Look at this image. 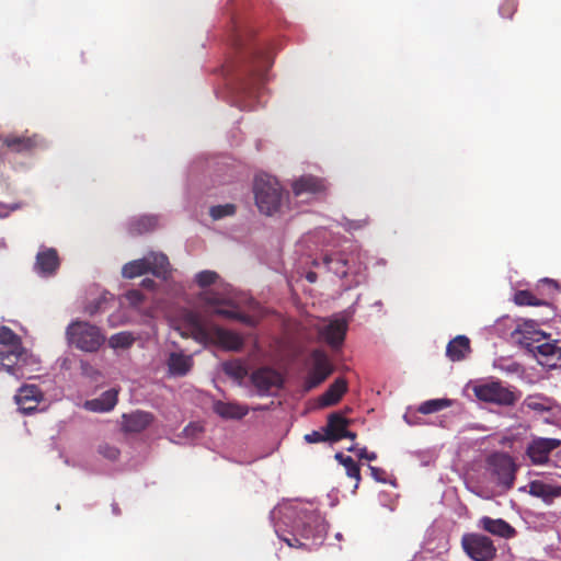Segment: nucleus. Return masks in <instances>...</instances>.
I'll return each instance as SVG.
<instances>
[{"mask_svg": "<svg viewBox=\"0 0 561 561\" xmlns=\"http://www.w3.org/2000/svg\"><path fill=\"white\" fill-rule=\"evenodd\" d=\"M183 336H191L202 344H216L228 351H240L243 339L231 331L217 325H209L197 313L190 312L185 318V331Z\"/></svg>", "mask_w": 561, "mask_h": 561, "instance_id": "1", "label": "nucleus"}, {"mask_svg": "<svg viewBox=\"0 0 561 561\" xmlns=\"http://www.w3.org/2000/svg\"><path fill=\"white\" fill-rule=\"evenodd\" d=\"M274 62V57L266 49L256 50L251 55L244 68V77L240 83V90L250 99L259 98L262 89L268 80V71Z\"/></svg>", "mask_w": 561, "mask_h": 561, "instance_id": "2", "label": "nucleus"}, {"mask_svg": "<svg viewBox=\"0 0 561 561\" xmlns=\"http://www.w3.org/2000/svg\"><path fill=\"white\" fill-rule=\"evenodd\" d=\"M66 337L70 345L87 353L99 351L105 342L100 328L87 321L71 322L67 327Z\"/></svg>", "mask_w": 561, "mask_h": 561, "instance_id": "3", "label": "nucleus"}, {"mask_svg": "<svg viewBox=\"0 0 561 561\" xmlns=\"http://www.w3.org/2000/svg\"><path fill=\"white\" fill-rule=\"evenodd\" d=\"M276 178L266 173L257 174L254 179L253 192L255 204L262 214L267 216L278 211L280 206V193Z\"/></svg>", "mask_w": 561, "mask_h": 561, "instance_id": "4", "label": "nucleus"}, {"mask_svg": "<svg viewBox=\"0 0 561 561\" xmlns=\"http://www.w3.org/2000/svg\"><path fill=\"white\" fill-rule=\"evenodd\" d=\"M201 299L205 305L213 308V313L229 320H237L242 323L252 324V319L247 314L239 302L226 295L206 290L202 294Z\"/></svg>", "mask_w": 561, "mask_h": 561, "instance_id": "5", "label": "nucleus"}, {"mask_svg": "<svg viewBox=\"0 0 561 561\" xmlns=\"http://www.w3.org/2000/svg\"><path fill=\"white\" fill-rule=\"evenodd\" d=\"M304 390L310 391L319 387L333 373V365L328 354L322 350H313L306 360Z\"/></svg>", "mask_w": 561, "mask_h": 561, "instance_id": "6", "label": "nucleus"}, {"mask_svg": "<svg viewBox=\"0 0 561 561\" xmlns=\"http://www.w3.org/2000/svg\"><path fill=\"white\" fill-rule=\"evenodd\" d=\"M473 393L480 401L503 407H512L518 401V396L500 381L477 385Z\"/></svg>", "mask_w": 561, "mask_h": 561, "instance_id": "7", "label": "nucleus"}, {"mask_svg": "<svg viewBox=\"0 0 561 561\" xmlns=\"http://www.w3.org/2000/svg\"><path fill=\"white\" fill-rule=\"evenodd\" d=\"M488 470L496 480L497 484L508 490L515 481L516 466L511 456L503 453H495L488 458Z\"/></svg>", "mask_w": 561, "mask_h": 561, "instance_id": "8", "label": "nucleus"}, {"mask_svg": "<svg viewBox=\"0 0 561 561\" xmlns=\"http://www.w3.org/2000/svg\"><path fill=\"white\" fill-rule=\"evenodd\" d=\"M291 191L296 198L307 196L312 199H321L328 195L329 183L323 178L304 174L291 182Z\"/></svg>", "mask_w": 561, "mask_h": 561, "instance_id": "9", "label": "nucleus"}, {"mask_svg": "<svg viewBox=\"0 0 561 561\" xmlns=\"http://www.w3.org/2000/svg\"><path fill=\"white\" fill-rule=\"evenodd\" d=\"M463 551L474 561H490L496 554L493 541L480 534H465L461 538Z\"/></svg>", "mask_w": 561, "mask_h": 561, "instance_id": "10", "label": "nucleus"}, {"mask_svg": "<svg viewBox=\"0 0 561 561\" xmlns=\"http://www.w3.org/2000/svg\"><path fill=\"white\" fill-rule=\"evenodd\" d=\"M347 330L348 322L344 318L328 319L317 327L319 339L334 351L342 347Z\"/></svg>", "mask_w": 561, "mask_h": 561, "instance_id": "11", "label": "nucleus"}, {"mask_svg": "<svg viewBox=\"0 0 561 561\" xmlns=\"http://www.w3.org/2000/svg\"><path fill=\"white\" fill-rule=\"evenodd\" d=\"M561 446V440L550 437H534L526 447V456L534 466L547 465L550 454Z\"/></svg>", "mask_w": 561, "mask_h": 561, "instance_id": "12", "label": "nucleus"}, {"mask_svg": "<svg viewBox=\"0 0 561 561\" xmlns=\"http://www.w3.org/2000/svg\"><path fill=\"white\" fill-rule=\"evenodd\" d=\"M511 339L514 344L526 348L533 354L535 346L545 340V334L537 330L533 322H525L511 333Z\"/></svg>", "mask_w": 561, "mask_h": 561, "instance_id": "13", "label": "nucleus"}, {"mask_svg": "<svg viewBox=\"0 0 561 561\" xmlns=\"http://www.w3.org/2000/svg\"><path fill=\"white\" fill-rule=\"evenodd\" d=\"M3 145L12 152L26 153L43 146V138L37 134H10L2 137Z\"/></svg>", "mask_w": 561, "mask_h": 561, "instance_id": "14", "label": "nucleus"}, {"mask_svg": "<svg viewBox=\"0 0 561 561\" xmlns=\"http://www.w3.org/2000/svg\"><path fill=\"white\" fill-rule=\"evenodd\" d=\"M25 355L23 346L10 347L9 351H0V373L5 371L16 379L24 377L23 366L20 364Z\"/></svg>", "mask_w": 561, "mask_h": 561, "instance_id": "15", "label": "nucleus"}, {"mask_svg": "<svg viewBox=\"0 0 561 561\" xmlns=\"http://www.w3.org/2000/svg\"><path fill=\"white\" fill-rule=\"evenodd\" d=\"M533 354L539 364L554 367L561 360V346L558 344V341H548L545 335V340L535 346Z\"/></svg>", "mask_w": 561, "mask_h": 561, "instance_id": "16", "label": "nucleus"}, {"mask_svg": "<svg viewBox=\"0 0 561 561\" xmlns=\"http://www.w3.org/2000/svg\"><path fill=\"white\" fill-rule=\"evenodd\" d=\"M20 410L24 413L33 412L43 400V392L35 385H23L14 397Z\"/></svg>", "mask_w": 561, "mask_h": 561, "instance_id": "17", "label": "nucleus"}, {"mask_svg": "<svg viewBox=\"0 0 561 561\" xmlns=\"http://www.w3.org/2000/svg\"><path fill=\"white\" fill-rule=\"evenodd\" d=\"M60 266V260L57 250L54 248H45L36 255L34 270L42 276L54 275Z\"/></svg>", "mask_w": 561, "mask_h": 561, "instance_id": "18", "label": "nucleus"}, {"mask_svg": "<svg viewBox=\"0 0 561 561\" xmlns=\"http://www.w3.org/2000/svg\"><path fill=\"white\" fill-rule=\"evenodd\" d=\"M251 380L260 394L271 393L273 389L277 390L280 386V375L270 368L255 370Z\"/></svg>", "mask_w": 561, "mask_h": 561, "instance_id": "19", "label": "nucleus"}, {"mask_svg": "<svg viewBox=\"0 0 561 561\" xmlns=\"http://www.w3.org/2000/svg\"><path fill=\"white\" fill-rule=\"evenodd\" d=\"M478 526L493 536L505 539L513 538L516 535L515 528L502 518L483 516L479 519Z\"/></svg>", "mask_w": 561, "mask_h": 561, "instance_id": "20", "label": "nucleus"}, {"mask_svg": "<svg viewBox=\"0 0 561 561\" xmlns=\"http://www.w3.org/2000/svg\"><path fill=\"white\" fill-rule=\"evenodd\" d=\"M323 265L329 272L334 273L340 278L347 276L348 260L342 252L325 253L321 257V263L317 260L313 262L314 266Z\"/></svg>", "mask_w": 561, "mask_h": 561, "instance_id": "21", "label": "nucleus"}, {"mask_svg": "<svg viewBox=\"0 0 561 561\" xmlns=\"http://www.w3.org/2000/svg\"><path fill=\"white\" fill-rule=\"evenodd\" d=\"M123 430L128 433H140L145 431L154 420L153 414L137 410L123 414Z\"/></svg>", "mask_w": 561, "mask_h": 561, "instance_id": "22", "label": "nucleus"}, {"mask_svg": "<svg viewBox=\"0 0 561 561\" xmlns=\"http://www.w3.org/2000/svg\"><path fill=\"white\" fill-rule=\"evenodd\" d=\"M165 364L170 376L183 377L191 371L194 360L191 355H186L183 352H172Z\"/></svg>", "mask_w": 561, "mask_h": 561, "instance_id": "23", "label": "nucleus"}, {"mask_svg": "<svg viewBox=\"0 0 561 561\" xmlns=\"http://www.w3.org/2000/svg\"><path fill=\"white\" fill-rule=\"evenodd\" d=\"M347 391V381L343 377L336 378L333 383L319 397V405L322 408L336 404Z\"/></svg>", "mask_w": 561, "mask_h": 561, "instance_id": "24", "label": "nucleus"}, {"mask_svg": "<svg viewBox=\"0 0 561 561\" xmlns=\"http://www.w3.org/2000/svg\"><path fill=\"white\" fill-rule=\"evenodd\" d=\"M351 421L344 417L340 412H333L328 416V422L323 432L327 433L329 442H339L342 439V434L348 427Z\"/></svg>", "mask_w": 561, "mask_h": 561, "instance_id": "25", "label": "nucleus"}, {"mask_svg": "<svg viewBox=\"0 0 561 561\" xmlns=\"http://www.w3.org/2000/svg\"><path fill=\"white\" fill-rule=\"evenodd\" d=\"M117 396L116 389L106 390L99 398L85 401L84 408L92 412H108L116 405Z\"/></svg>", "mask_w": 561, "mask_h": 561, "instance_id": "26", "label": "nucleus"}, {"mask_svg": "<svg viewBox=\"0 0 561 561\" xmlns=\"http://www.w3.org/2000/svg\"><path fill=\"white\" fill-rule=\"evenodd\" d=\"M471 352L470 340L465 335H458L446 347V356L451 362H460Z\"/></svg>", "mask_w": 561, "mask_h": 561, "instance_id": "27", "label": "nucleus"}, {"mask_svg": "<svg viewBox=\"0 0 561 561\" xmlns=\"http://www.w3.org/2000/svg\"><path fill=\"white\" fill-rule=\"evenodd\" d=\"M529 494L542 499L550 504L556 497L561 496V486L547 484L542 481L535 480L529 483Z\"/></svg>", "mask_w": 561, "mask_h": 561, "instance_id": "28", "label": "nucleus"}, {"mask_svg": "<svg viewBox=\"0 0 561 561\" xmlns=\"http://www.w3.org/2000/svg\"><path fill=\"white\" fill-rule=\"evenodd\" d=\"M213 409L216 414L227 420H240L248 414L247 407L232 402L216 401Z\"/></svg>", "mask_w": 561, "mask_h": 561, "instance_id": "29", "label": "nucleus"}, {"mask_svg": "<svg viewBox=\"0 0 561 561\" xmlns=\"http://www.w3.org/2000/svg\"><path fill=\"white\" fill-rule=\"evenodd\" d=\"M145 259L148 262V272L157 277L165 278L170 272V262L165 254L150 252Z\"/></svg>", "mask_w": 561, "mask_h": 561, "instance_id": "30", "label": "nucleus"}, {"mask_svg": "<svg viewBox=\"0 0 561 561\" xmlns=\"http://www.w3.org/2000/svg\"><path fill=\"white\" fill-rule=\"evenodd\" d=\"M157 218L153 216H142L129 222L128 232L131 236H140L151 232L157 227Z\"/></svg>", "mask_w": 561, "mask_h": 561, "instance_id": "31", "label": "nucleus"}, {"mask_svg": "<svg viewBox=\"0 0 561 561\" xmlns=\"http://www.w3.org/2000/svg\"><path fill=\"white\" fill-rule=\"evenodd\" d=\"M524 405L538 413H545L550 412L554 408V401L548 397H545L542 394H533L528 396L524 400Z\"/></svg>", "mask_w": 561, "mask_h": 561, "instance_id": "32", "label": "nucleus"}, {"mask_svg": "<svg viewBox=\"0 0 561 561\" xmlns=\"http://www.w3.org/2000/svg\"><path fill=\"white\" fill-rule=\"evenodd\" d=\"M147 273H149L148 262L145 257L130 261L122 267V276L127 279H133Z\"/></svg>", "mask_w": 561, "mask_h": 561, "instance_id": "33", "label": "nucleus"}, {"mask_svg": "<svg viewBox=\"0 0 561 561\" xmlns=\"http://www.w3.org/2000/svg\"><path fill=\"white\" fill-rule=\"evenodd\" d=\"M513 301L517 306H531V307H539V306H547L548 302L543 299H540L536 297L530 290H517L514 294Z\"/></svg>", "mask_w": 561, "mask_h": 561, "instance_id": "34", "label": "nucleus"}, {"mask_svg": "<svg viewBox=\"0 0 561 561\" xmlns=\"http://www.w3.org/2000/svg\"><path fill=\"white\" fill-rule=\"evenodd\" d=\"M222 369L226 375L238 381H241L248 375L247 367L239 359L225 362L222 364Z\"/></svg>", "mask_w": 561, "mask_h": 561, "instance_id": "35", "label": "nucleus"}, {"mask_svg": "<svg viewBox=\"0 0 561 561\" xmlns=\"http://www.w3.org/2000/svg\"><path fill=\"white\" fill-rule=\"evenodd\" d=\"M450 405L451 400L449 399H432L420 404L417 412L422 414H431L449 408Z\"/></svg>", "mask_w": 561, "mask_h": 561, "instance_id": "36", "label": "nucleus"}, {"mask_svg": "<svg viewBox=\"0 0 561 561\" xmlns=\"http://www.w3.org/2000/svg\"><path fill=\"white\" fill-rule=\"evenodd\" d=\"M134 341H135V339L131 335V333L119 332V333L113 334L110 337L108 344L112 348L125 350V348H129L133 345Z\"/></svg>", "mask_w": 561, "mask_h": 561, "instance_id": "37", "label": "nucleus"}, {"mask_svg": "<svg viewBox=\"0 0 561 561\" xmlns=\"http://www.w3.org/2000/svg\"><path fill=\"white\" fill-rule=\"evenodd\" d=\"M0 344L8 347L22 346L21 339L9 327H0Z\"/></svg>", "mask_w": 561, "mask_h": 561, "instance_id": "38", "label": "nucleus"}, {"mask_svg": "<svg viewBox=\"0 0 561 561\" xmlns=\"http://www.w3.org/2000/svg\"><path fill=\"white\" fill-rule=\"evenodd\" d=\"M236 205L233 204H225V205H216L210 207L209 215L214 220L221 219L227 216H232L236 214Z\"/></svg>", "mask_w": 561, "mask_h": 561, "instance_id": "39", "label": "nucleus"}, {"mask_svg": "<svg viewBox=\"0 0 561 561\" xmlns=\"http://www.w3.org/2000/svg\"><path fill=\"white\" fill-rule=\"evenodd\" d=\"M219 275L214 271H202L196 274L195 280L199 287H208L217 282Z\"/></svg>", "mask_w": 561, "mask_h": 561, "instance_id": "40", "label": "nucleus"}, {"mask_svg": "<svg viewBox=\"0 0 561 561\" xmlns=\"http://www.w3.org/2000/svg\"><path fill=\"white\" fill-rule=\"evenodd\" d=\"M347 477L355 479V489L358 488L360 482V469L356 461L352 457H347L346 462L343 465Z\"/></svg>", "mask_w": 561, "mask_h": 561, "instance_id": "41", "label": "nucleus"}, {"mask_svg": "<svg viewBox=\"0 0 561 561\" xmlns=\"http://www.w3.org/2000/svg\"><path fill=\"white\" fill-rule=\"evenodd\" d=\"M517 10V1L516 0H503L499 8L500 14L505 19H512L514 13Z\"/></svg>", "mask_w": 561, "mask_h": 561, "instance_id": "42", "label": "nucleus"}, {"mask_svg": "<svg viewBox=\"0 0 561 561\" xmlns=\"http://www.w3.org/2000/svg\"><path fill=\"white\" fill-rule=\"evenodd\" d=\"M367 225H368L367 217L362 218V219L343 218V222H342V226L346 231L359 230V229H363L364 227H366Z\"/></svg>", "mask_w": 561, "mask_h": 561, "instance_id": "43", "label": "nucleus"}, {"mask_svg": "<svg viewBox=\"0 0 561 561\" xmlns=\"http://www.w3.org/2000/svg\"><path fill=\"white\" fill-rule=\"evenodd\" d=\"M99 454L108 460H116L119 456V450L115 446L102 444L99 446Z\"/></svg>", "mask_w": 561, "mask_h": 561, "instance_id": "44", "label": "nucleus"}, {"mask_svg": "<svg viewBox=\"0 0 561 561\" xmlns=\"http://www.w3.org/2000/svg\"><path fill=\"white\" fill-rule=\"evenodd\" d=\"M305 439H306V442H308L310 444H314V443L327 442V440H329V437L325 432L321 433L319 431H313L309 434H306Z\"/></svg>", "mask_w": 561, "mask_h": 561, "instance_id": "45", "label": "nucleus"}, {"mask_svg": "<svg viewBox=\"0 0 561 561\" xmlns=\"http://www.w3.org/2000/svg\"><path fill=\"white\" fill-rule=\"evenodd\" d=\"M199 432H202V427L198 424H195V423H190L183 430V434L185 436H195Z\"/></svg>", "mask_w": 561, "mask_h": 561, "instance_id": "46", "label": "nucleus"}, {"mask_svg": "<svg viewBox=\"0 0 561 561\" xmlns=\"http://www.w3.org/2000/svg\"><path fill=\"white\" fill-rule=\"evenodd\" d=\"M370 473L376 481L383 482L386 472L381 468L369 466Z\"/></svg>", "mask_w": 561, "mask_h": 561, "instance_id": "47", "label": "nucleus"}, {"mask_svg": "<svg viewBox=\"0 0 561 561\" xmlns=\"http://www.w3.org/2000/svg\"><path fill=\"white\" fill-rule=\"evenodd\" d=\"M283 542H286L289 547H306V543L305 542H301L299 539L293 537V538H287V537H284L283 536Z\"/></svg>", "mask_w": 561, "mask_h": 561, "instance_id": "48", "label": "nucleus"}, {"mask_svg": "<svg viewBox=\"0 0 561 561\" xmlns=\"http://www.w3.org/2000/svg\"><path fill=\"white\" fill-rule=\"evenodd\" d=\"M542 286H547L549 290L558 291L559 284L554 279L543 278L541 280Z\"/></svg>", "mask_w": 561, "mask_h": 561, "instance_id": "49", "label": "nucleus"}, {"mask_svg": "<svg viewBox=\"0 0 561 561\" xmlns=\"http://www.w3.org/2000/svg\"><path fill=\"white\" fill-rule=\"evenodd\" d=\"M358 457L360 459H367L369 461H374L377 458V455L375 453H368L367 449L364 447L359 450Z\"/></svg>", "mask_w": 561, "mask_h": 561, "instance_id": "50", "label": "nucleus"}, {"mask_svg": "<svg viewBox=\"0 0 561 561\" xmlns=\"http://www.w3.org/2000/svg\"><path fill=\"white\" fill-rule=\"evenodd\" d=\"M127 298H128L131 302H134V304H136V302H140V301L144 299V297H142L141 293H140V291H138V290H130V291H128V294H127Z\"/></svg>", "mask_w": 561, "mask_h": 561, "instance_id": "51", "label": "nucleus"}, {"mask_svg": "<svg viewBox=\"0 0 561 561\" xmlns=\"http://www.w3.org/2000/svg\"><path fill=\"white\" fill-rule=\"evenodd\" d=\"M141 286L148 289H152L156 286V283L153 279L145 278L141 282Z\"/></svg>", "mask_w": 561, "mask_h": 561, "instance_id": "52", "label": "nucleus"}, {"mask_svg": "<svg viewBox=\"0 0 561 561\" xmlns=\"http://www.w3.org/2000/svg\"><path fill=\"white\" fill-rule=\"evenodd\" d=\"M348 456H345L343 453H336L334 458L341 463L342 466L346 462Z\"/></svg>", "mask_w": 561, "mask_h": 561, "instance_id": "53", "label": "nucleus"}, {"mask_svg": "<svg viewBox=\"0 0 561 561\" xmlns=\"http://www.w3.org/2000/svg\"><path fill=\"white\" fill-rule=\"evenodd\" d=\"M342 438H350L354 440L356 438V433L348 431L347 428L342 434Z\"/></svg>", "mask_w": 561, "mask_h": 561, "instance_id": "54", "label": "nucleus"}, {"mask_svg": "<svg viewBox=\"0 0 561 561\" xmlns=\"http://www.w3.org/2000/svg\"><path fill=\"white\" fill-rule=\"evenodd\" d=\"M99 309H100V302H98L94 306L88 307L87 311L92 316V314L96 313L99 311Z\"/></svg>", "mask_w": 561, "mask_h": 561, "instance_id": "55", "label": "nucleus"}, {"mask_svg": "<svg viewBox=\"0 0 561 561\" xmlns=\"http://www.w3.org/2000/svg\"><path fill=\"white\" fill-rule=\"evenodd\" d=\"M306 278L310 283H314L317 280V274L314 272H309Z\"/></svg>", "mask_w": 561, "mask_h": 561, "instance_id": "56", "label": "nucleus"}, {"mask_svg": "<svg viewBox=\"0 0 561 561\" xmlns=\"http://www.w3.org/2000/svg\"><path fill=\"white\" fill-rule=\"evenodd\" d=\"M112 511L115 515H119L121 514V510L118 507V504L117 503H113L112 504Z\"/></svg>", "mask_w": 561, "mask_h": 561, "instance_id": "57", "label": "nucleus"}, {"mask_svg": "<svg viewBox=\"0 0 561 561\" xmlns=\"http://www.w3.org/2000/svg\"><path fill=\"white\" fill-rule=\"evenodd\" d=\"M404 419H405V421H407L410 425H414V424H416L415 422L410 421V420L408 419V416H407V415L404 416Z\"/></svg>", "mask_w": 561, "mask_h": 561, "instance_id": "58", "label": "nucleus"}, {"mask_svg": "<svg viewBox=\"0 0 561 561\" xmlns=\"http://www.w3.org/2000/svg\"><path fill=\"white\" fill-rule=\"evenodd\" d=\"M348 451H354L355 450V446H351L347 448Z\"/></svg>", "mask_w": 561, "mask_h": 561, "instance_id": "59", "label": "nucleus"}]
</instances>
